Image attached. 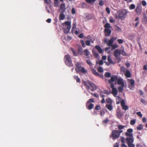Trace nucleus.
Returning a JSON list of instances; mask_svg holds the SVG:
<instances>
[{"instance_id":"31","label":"nucleus","mask_w":147,"mask_h":147,"mask_svg":"<svg viewBox=\"0 0 147 147\" xmlns=\"http://www.w3.org/2000/svg\"><path fill=\"white\" fill-rule=\"evenodd\" d=\"M121 51V54L123 56H126L127 55V53L124 51V50L122 49Z\"/></svg>"},{"instance_id":"39","label":"nucleus","mask_w":147,"mask_h":147,"mask_svg":"<svg viewBox=\"0 0 147 147\" xmlns=\"http://www.w3.org/2000/svg\"><path fill=\"white\" fill-rule=\"evenodd\" d=\"M105 29L109 28L110 27V24L109 23H107L105 25Z\"/></svg>"},{"instance_id":"5","label":"nucleus","mask_w":147,"mask_h":147,"mask_svg":"<svg viewBox=\"0 0 147 147\" xmlns=\"http://www.w3.org/2000/svg\"><path fill=\"white\" fill-rule=\"evenodd\" d=\"M116 130L112 131L111 135L110 136V137L113 138L112 139L114 140L118 138L120 136V134L118 133V132Z\"/></svg>"},{"instance_id":"4","label":"nucleus","mask_w":147,"mask_h":147,"mask_svg":"<svg viewBox=\"0 0 147 147\" xmlns=\"http://www.w3.org/2000/svg\"><path fill=\"white\" fill-rule=\"evenodd\" d=\"M64 61L65 64L67 66L69 67L73 66V64L72 63L71 58L69 55H66L64 56Z\"/></svg>"},{"instance_id":"53","label":"nucleus","mask_w":147,"mask_h":147,"mask_svg":"<svg viewBox=\"0 0 147 147\" xmlns=\"http://www.w3.org/2000/svg\"><path fill=\"white\" fill-rule=\"evenodd\" d=\"M124 126H123L122 125H119L118 127V128L119 129V130H121L124 127Z\"/></svg>"},{"instance_id":"61","label":"nucleus","mask_w":147,"mask_h":147,"mask_svg":"<svg viewBox=\"0 0 147 147\" xmlns=\"http://www.w3.org/2000/svg\"><path fill=\"white\" fill-rule=\"evenodd\" d=\"M142 4L144 6H145L146 5V3L145 1H143L142 2Z\"/></svg>"},{"instance_id":"28","label":"nucleus","mask_w":147,"mask_h":147,"mask_svg":"<svg viewBox=\"0 0 147 147\" xmlns=\"http://www.w3.org/2000/svg\"><path fill=\"white\" fill-rule=\"evenodd\" d=\"M92 53L97 58L99 56V55L98 53L96 51H94L93 50Z\"/></svg>"},{"instance_id":"41","label":"nucleus","mask_w":147,"mask_h":147,"mask_svg":"<svg viewBox=\"0 0 147 147\" xmlns=\"http://www.w3.org/2000/svg\"><path fill=\"white\" fill-rule=\"evenodd\" d=\"M124 87L119 86L118 88V91L120 92H122L123 90V88Z\"/></svg>"},{"instance_id":"49","label":"nucleus","mask_w":147,"mask_h":147,"mask_svg":"<svg viewBox=\"0 0 147 147\" xmlns=\"http://www.w3.org/2000/svg\"><path fill=\"white\" fill-rule=\"evenodd\" d=\"M99 5L100 6H102L104 4V3L103 0L100 1L99 3Z\"/></svg>"},{"instance_id":"12","label":"nucleus","mask_w":147,"mask_h":147,"mask_svg":"<svg viewBox=\"0 0 147 147\" xmlns=\"http://www.w3.org/2000/svg\"><path fill=\"white\" fill-rule=\"evenodd\" d=\"M90 54V52L88 49H84V54L86 57L87 59H89V55Z\"/></svg>"},{"instance_id":"44","label":"nucleus","mask_w":147,"mask_h":147,"mask_svg":"<svg viewBox=\"0 0 147 147\" xmlns=\"http://www.w3.org/2000/svg\"><path fill=\"white\" fill-rule=\"evenodd\" d=\"M125 103L123 99L121 101V105L122 107L125 105Z\"/></svg>"},{"instance_id":"10","label":"nucleus","mask_w":147,"mask_h":147,"mask_svg":"<svg viewBox=\"0 0 147 147\" xmlns=\"http://www.w3.org/2000/svg\"><path fill=\"white\" fill-rule=\"evenodd\" d=\"M105 34L106 36H109L111 33V31L109 28H106L104 30Z\"/></svg>"},{"instance_id":"9","label":"nucleus","mask_w":147,"mask_h":147,"mask_svg":"<svg viewBox=\"0 0 147 147\" xmlns=\"http://www.w3.org/2000/svg\"><path fill=\"white\" fill-rule=\"evenodd\" d=\"M121 54L120 50L116 49L114 52V55L116 58H117Z\"/></svg>"},{"instance_id":"26","label":"nucleus","mask_w":147,"mask_h":147,"mask_svg":"<svg viewBox=\"0 0 147 147\" xmlns=\"http://www.w3.org/2000/svg\"><path fill=\"white\" fill-rule=\"evenodd\" d=\"M106 101L107 103L109 104H112V101L110 98L106 99Z\"/></svg>"},{"instance_id":"64","label":"nucleus","mask_w":147,"mask_h":147,"mask_svg":"<svg viewBox=\"0 0 147 147\" xmlns=\"http://www.w3.org/2000/svg\"><path fill=\"white\" fill-rule=\"evenodd\" d=\"M128 147H135L134 145V144H130L128 145Z\"/></svg>"},{"instance_id":"14","label":"nucleus","mask_w":147,"mask_h":147,"mask_svg":"<svg viewBox=\"0 0 147 147\" xmlns=\"http://www.w3.org/2000/svg\"><path fill=\"white\" fill-rule=\"evenodd\" d=\"M117 84L118 85H121L122 87H124V84L122 79H117Z\"/></svg>"},{"instance_id":"25","label":"nucleus","mask_w":147,"mask_h":147,"mask_svg":"<svg viewBox=\"0 0 147 147\" xmlns=\"http://www.w3.org/2000/svg\"><path fill=\"white\" fill-rule=\"evenodd\" d=\"M90 102H94V100L92 98H90L89 99V100L87 101L86 103V107H87V105H88V104L90 103Z\"/></svg>"},{"instance_id":"23","label":"nucleus","mask_w":147,"mask_h":147,"mask_svg":"<svg viewBox=\"0 0 147 147\" xmlns=\"http://www.w3.org/2000/svg\"><path fill=\"white\" fill-rule=\"evenodd\" d=\"M111 47V49L113 50L118 48L119 46L117 44H115L113 45V44Z\"/></svg>"},{"instance_id":"11","label":"nucleus","mask_w":147,"mask_h":147,"mask_svg":"<svg viewBox=\"0 0 147 147\" xmlns=\"http://www.w3.org/2000/svg\"><path fill=\"white\" fill-rule=\"evenodd\" d=\"M117 115V117L119 119H121L123 116V114L120 110H117L116 111Z\"/></svg>"},{"instance_id":"17","label":"nucleus","mask_w":147,"mask_h":147,"mask_svg":"<svg viewBox=\"0 0 147 147\" xmlns=\"http://www.w3.org/2000/svg\"><path fill=\"white\" fill-rule=\"evenodd\" d=\"M107 60L109 62V63H107L106 64L107 65H109L110 64H114L113 61L111 60L110 56H109L107 57Z\"/></svg>"},{"instance_id":"30","label":"nucleus","mask_w":147,"mask_h":147,"mask_svg":"<svg viewBox=\"0 0 147 147\" xmlns=\"http://www.w3.org/2000/svg\"><path fill=\"white\" fill-rule=\"evenodd\" d=\"M65 15L63 13H61L59 15V19L60 20H63L65 18Z\"/></svg>"},{"instance_id":"63","label":"nucleus","mask_w":147,"mask_h":147,"mask_svg":"<svg viewBox=\"0 0 147 147\" xmlns=\"http://www.w3.org/2000/svg\"><path fill=\"white\" fill-rule=\"evenodd\" d=\"M71 13L73 14H75L76 13V10L74 8H73L72 9Z\"/></svg>"},{"instance_id":"62","label":"nucleus","mask_w":147,"mask_h":147,"mask_svg":"<svg viewBox=\"0 0 147 147\" xmlns=\"http://www.w3.org/2000/svg\"><path fill=\"white\" fill-rule=\"evenodd\" d=\"M45 2L47 4H49L51 2V0H44Z\"/></svg>"},{"instance_id":"56","label":"nucleus","mask_w":147,"mask_h":147,"mask_svg":"<svg viewBox=\"0 0 147 147\" xmlns=\"http://www.w3.org/2000/svg\"><path fill=\"white\" fill-rule=\"evenodd\" d=\"M106 10L108 13L109 14L110 13V9L109 8L107 7L106 8Z\"/></svg>"},{"instance_id":"52","label":"nucleus","mask_w":147,"mask_h":147,"mask_svg":"<svg viewBox=\"0 0 147 147\" xmlns=\"http://www.w3.org/2000/svg\"><path fill=\"white\" fill-rule=\"evenodd\" d=\"M86 45L87 46H90V40H87L85 42Z\"/></svg>"},{"instance_id":"29","label":"nucleus","mask_w":147,"mask_h":147,"mask_svg":"<svg viewBox=\"0 0 147 147\" xmlns=\"http://www.w3.org/2000/svg\"><path fill=\"white\" fill-rule=\"evenodd\" d=\"M143 125L141 124H140L137 127V129L138 130H140L143 129Z\"/></svg>"},{"instance_id":"55","label":"nucleus","mask_w":147,"mask_h":147,"mask_svg":"<svg viewBox=\"0 0 147 147\" xmlns=\"http://www.w3.org/2000/svg\"><path fill=\"white\" fill-rule=\"evenodd\" d=\"M133 131V130L132 129L130 128L127 129V132L129 133H131Z\"/></svg>"},{"instance_id":"36","label":"nucleus","mask_w":147,"mask_h":147,"mask_svg":"<svg viewBox=\"0 0 147 147\" xmlns=\"http://www.w3.org/2000/svg\"><path fill=\"white\" fill-rule=\"evenodd\" d=\"M110 121L108 119H106L102 121L103 124H107L108 122Z\"/></svg>"},{"instance_id":"24","label":"nucleus","mask_w":147,"mask_h":147,"mask_svg":"<svg viewBox=\"0 0 147 147\" xmlns=\"http://www.w3.org/2000/svg\"><path fill=\"white\" fill-rule=\"evenodd\" d=\"M94 107V105L92 103H90L89 105L87 106V108L89 110L92 109Z\"/></svg>"},{"instance_id":"51","label":"nucleus","mask_w":147,"mask_h":147,"mask_svg":"<svg viewBox=\"0 0 147 147\" xmlns=\"http://www.w3.org/2000/svg\"><path fill=\"white\" fill-rule=\"evenodd\" d=\"M80 42L82 45V46L83 47H86L84 42L83 40H81Z\"/></svg>"},{"instance_id":"32","label":"nucleus","mask_w":147,"mask_h":147,"mask_svg":"<svg viewBox=\"0 0 147 147\" xmlns=\"http://www.w3.org/2000/svg\"><path fill=\"white\" fill-rule=\"evenodd\" d=\"M125 135L126 136H128L131 137H133V135L131 133H129L128 132H126L125 133Z\"/></svg>"},{"instance_id":"46","label":"nucleus","mask_w":147,"mask_h":147,"mask_svg":"<svg viewBox=\"0 0 147 147\" xmlns=\"http://www.w3.org/2000/svg\"><path fill=\"white\" fill-rule=\"evenodd\" d=\"M96 0H86V2L89 3H91L92 2H94Z\"/></svg>"},{"instance_id":"7","label":"nucleus","mask_w":147,"mask_h":147,"mask_svg":"<svg viewBox=\"0 0 147 147\" xmlns=\"http://www.w3.org/2000/svg\"><path fill=\"white\" fill-rule=\"evenodd\" d=\"M142 10V7L141 5H138L137 6L135 11L138 15L141 14Z\"/></svg>"},{"instance_id":"33","label":"nucleus","mask_w":147,"mask_h":147,"mask_svg":"<svg viewBox=\"0 0 147 147\" xmlns=\"http://www.w3.org/2000/svg\"><path fill=\"white\" fill-rule=\"evenodd\" d=\"M135 8V5L134 4H131L129 7V9H134Z\"/></svg>"},{"instance_id":"22","label":"nucleus","mask_w":147,"mask_h":147,"mask_svg":"<svg viewBox=\"0 0 147 147\" xmlns=\"http://www.w3.org/2000/svg\"><path fill=\"white\" fill-rule=\"evenodd\" d=\"M125 75L127 78H130L131 76L130 71L127 70L126 71Z\"/></svg>"},{"instance_id":"43","label":"nucleus","mask_w":147,"mask_h":147,"mask_svg":"<svg viewBox=\"0 0 147 147\" xmlns=\"http://www.w3.org/2000/svg\"><path fill=\"white\" fill-rule=\"evenodd\" d=\"M71 50L72 52L73 53L74 55L75 56H76L77 55V54L76 52L72 48H71Z\"/></svg>"},{"instance_id":"3","label":"nucleus","mask_w":147,"mask_h":147,"mask_svg":"<svg viewBox=\"0 0 147 147\" xmlns=\"http://www.w3.org/2000/svg\"><path fill=\"white\" fill-rule=\"evenodd\" d=\"M75 65L76 66L75 70L76 71L77 73H78V72H81L84 74L87 72V71L85 70L84 68L81 67L80 63L76 62L75 63Z\"/></svg>"},{"instance_id":"42","label":"nucleus","mask_w":147,"mask_h":147,"mask_svg":"<svg viewBox=\"0 0 147 147\" xmlns=\"http://www.w3.org/2000/svg\"><path fill=\"white\" fill-rule=\"evenodd\" d=\"M98 71L100 73H102L103 71L102 68L101 67H98Z\"/></svg>"},{"instance_id":"18","label":"nucleus","mask_w":147,"mask_h":147,"mask_svg":"<svg viewBox=\"0 0 147 147\" xmlns=\"http://www.w3.org/2000/svg\"><path fill=\"white\" fill-rule=\"evenodd\" d=\"M65 24L67 25V29L70 30L71 28V23L69 21H66L65 22Z\"/></svg>"},{"instance_id":"20","label":"nucleus","mask_w":147,"mask_h":147,"mask_svg":"<svg viewBox=\"0 0 147 147\" xmlns=\"http://www.w3.org/2000/svg\"><path fill=\"white\" fill-rule=\"evenodd\" d=\"M106 106L109 111H111L113 110V107L112 104H107Z\"/></svg>"},{"instance_id":"27","label":"nucleus","mask_w":147,"mask_h":147,"mask_svg":"<svg viewBox=\"0 0 147 147\" xmlns=\"http://www.w3.org/2000/svg\"><path fill=\"white\" fill-rule=\"evenodd\" d=\"M74 78L76 80V82L79 83H80V78L77 76H74Z\"/></svg>"},{"instance_id":"37","label":"nucleus","mask_w":147,"mask_h":147,"mask_svg":"<svg viewBox=\"0 0 147 147\" xmlns=\"http://www.w3.org/2000/svg\"><path fill=\"white\" fill-rule=\"evenodd\" d=\"M136 123V120L135 119H132L130 122V124L131 125H134Z\"/></svg>"},{"instance_id":"54","label":"nucleus","mask_w":147,"mask_h":147,"mask_svg":"<svg viewBox=\"0 0 147 147\" xmlns=\"http://www.w3.org/2000/svg\"><path fill=\"white\" fill-rule=\"evenodd\" d=\"M58 1H54V5L55 7H57L58 5Z\"/></svg>"},{"instance_id":"60","label":"nucleus","mask_w":147,"mask_h":147,"mask_svg":"<svg viewBox=\"0 0 147 147\" xmlns=\"http://www.w3.org/2000/svg\"><path fill=\"white\" fill-rule=\"evenodd\" d=\"M69 30L68 29L67 30L66 29H64L63 31L64 33L67 34L68 33Z\"/></svg>"},{"instance_id":"2","label":"nucleus","mask_w":147,"mask_h":147,"mask_svg":"<svg viewBox=\"0 0 147 147\" xmlns=\"http://www.w3.org/2000/svg\"><path fill=\"white\" fill-rule=\"evenodd\" d=\"M83 83L88 90H90L92 91H94L97 88L96 85L89 80L84 81Z\"/></svg>"},{"instance_id":"40","label":"nucleus","mask_w":147,"mask_h":147,"mask_svg":"<svg viewBox=\"0 0 147 147\" xmlns=\"http://www.w3.org/2000/svg\"><path fill=\"white\" fill-rule=\"evenodd\" d=\"M122 107V109L125 111H126L128 109V107L126 105H125L123 106Z\"/></svg>"},{"instance_id":"13","label":"nucleus","mask_w":147,"mask_h":147,"mask_svg":"<svg viewBox=\"0 0 147 147\" xmlns=\"http://www.w3.org/2000/svg\"><path fill=\"white\" fill-rule=\"evenodd\" d=\"M95 48L97 50L98 52L100 54L102 53L103 50L101 48L99 45H96L95 47Z\"/></svg>"},{"instance_id":"34","label":"nucleus","mask_w":147,"mask_h":147,"mask_svg":"<svg viewBox=\"0 0 147 147\" xmlns=\"http://www.w3.org/2000/svg\"><path fill=\"white\" fill-rule=\"evenodd\" d=\"M111 74L109 72H106L105 74V76L106 77H111Z\"/></svg>"},{"instance_id":"57","label":"nucleus","mask_w":147,"mask_h":147,"mask_svg":"<svg viewBox=\"0 0 147 147\" xmlns=\"http://www.w3.org/2000/svg\"><path fill=\"white\" fill-rule=\"evenodd\" d=\"M125 138L123 137H121V141L122 143H125Z\"/></svg>"},{"instance_id":"35","label":"nucleus","mask_w":147,"mask_h":147,"mask_svg":"<svg viewBox=\"0 0 147 147\" xmlns=\"http://www.w3.org/2000/svg\"><path fill=\"white\" fill-rule=\"evenodd\" d=\"M101 109V107L99 105H97L96 106L94 109L96 110H100Z\"/></svg>"},{"instance_id":"45","label":"nucleus","mask_w":147,"mask_h":147,"mask_svg":"<svg viewBox=\"0 0 147 147\" xmlns=\"http://www.w3.org/2000/svg\"><path fill=\"white\" fill-rule=\"evenodd\" d=\"M82 49L81 47L78 48V52L80 54V55H82Z\"/></svg>"},{"instance_id":"21","label":"nucleus","mask_w":147,"mask_h":147,"mask_svg":"<svg viewBox=\"0 0 147 147\" xmlns=\"http://www.w3.org/2000/svg\"><path fill=\"white\" fill-rule=\"evenodd\" d=\"M92 73L95 75L97 76H100V75L98 72L96 71L94 69H92Z\"/></svg>"},{"instance_id":"58","label":"nucleus","mask_w":147,"mask_h":147,"mask_svg":"<svg viewBox=\"0 0 147 147\" xmlns=\"http://www.w3.org/2000/svg\"><path fill=\"white\" fill-rule=\"evenodd\" d=\"M116 30L118 31V32H119V31H120L121 30V28L119 27H118L117 26H116Z\"/></svg>"},{"instance_id":"1","label":"nucleus","mask_w":147,"mask_h":147,"mask_svg":"<svg viewBox=\"0 0 147 147\" xmlns=\"http://www.w3.org/2000/svg\"><path fill=\"white\" fill-rule=\"evenodd\" d=\"M127 13V12L125 9H122L118 11L115 14V17L117 19H120L122 20L125 18Z\"/></svg>"},{"instance_id":"38","label":"nucleus","mask_w":147,"mask_h":147,"mask_svg":"<svg viewBox=\"0 0 147 147\" xmlns=\"http://www.w3.org/2000/svg\"><path fill=\"white\" fill-rule=\"evenodd\" d=\"M86 62L90 66H92V63L91 62V61H90V60L89 59H87L86 61Z\"/></svg>"},{"instance_id":"47","label":"nucleus","mask_w":147,"mask_h":147,"mask_svg":"<svg viewBox=\"0 0 147 147\" xmlns=\"http://www.w3.org/2000/svg\"><path fill=\"white\" fill-rule=\"evenodd\" d=\"M135 83L134 80L133 79H131L130 80V83L131 85L132 86H133L134 85Z\"/></svg>"},{"instance_id":"6","label":"nucleus","mask_w":147,"mask_h":147,"mask_svg":"<svg viewBox=\"0 0 147 147\" xmlns=\"http://www.w3.org/2000/svg\"><path fill=\"white\" fill-rule=\"evenodd\" d=\"M104 42L105 43H106L109 46H111L114 42L113 41V40L111 38L108 41L107 39L105 38L104 39Z\"/></svg>"},{"instance_id":"15","label":"nucleus","mask_w":147,"mask_h":147,"mask_svg":"<svg viewBox=\"0 0 147 147\" xmlns=\"http://www.w3.org/2000/svg\"><path fill=\"white\" fill-rule=\"evenodd\" d=\"M126 140L127 145L132 144L134 142V140L132 137L127 138H126Z\"/></svg>"},{"instance_id":"19","label":"nucleus","mask_w":147,"mask_h":147,"mask_svg":"<svg viewBox=\"0 0 147 147\" xmlns=\"http://www.w3.org/2000/svg\"><path fill=\"white\" fill-rule=\"evenodd\" d=\"M112 93L114 96L117 95V90L116 88L112 89Z\"/></svg>"},{"instance_id":"50","label":"nucleus","mask_w":147,"mask_h":147,"mask_svg":"<svg viewBox=\"0 0 147 147\" xmlns=\"http://www.w3.org/2000/svg\"><path fill=\"white\" fill-rule=\"evenodd\" d=\"M137 115L139 116L140 117H142V115L141 114L140 112L139 111L136 113Z\"/></svg>"},{"instance_id":"16","label":"nucleus","mask_w":147,"mask_h":147,"mask_svg":"<svg viewBox=\"0 0 147 147\" xmlns=\"http://www.w3.org/2000/svg\"><path fill=\"white\" fill-rule=\"evenodd\" d=\"M60 10L62 13L64 12L65 10V5L64 3L61 4L60 6Z\"/></svg>"},{"instance_id":"59","label":"nucleus","mask_w":147,"mask_h":147,"mask_svg":"<svg viewBox=\"0 0 147 147\" xmlns=\"http://www.w3.org/2000/svg\"><path fill=\"white\" fill-rule=\"evenodd\" d=\"M105 113V112L104 111L102 110H101L100 111V115L101 116H102V115H104Z\"/></svg>"},{"instance_id":"48","label":"nucleus","mask_w":147,"mask_h":147,"mask_svg":"<svg viewBox=\"0 0 147 147\" xmlns=\"http://www.w3.org/2000/svg\"><path fill=\"white\" fill-rule=\"evenodd\" d=\"M117 42L119 44H121L123 43V40L122 39H118L117 40Z\"/></svg>"},{"instance_id":"8","label":"nucleus","mask_w":147,"mask_h":147,"mask_svg":"<svg viewBox=\"0 0 147 147\" xmlns=\"http://www.w3.org/2000/svg\"><path fill=\"white\" fill-rule=\"evenodd\" d=\"M117 76H114L111 77V79L109 80L108 82L109 83H111L115 81H116L117 79Z\"/></svg>"}]
</instances>
